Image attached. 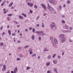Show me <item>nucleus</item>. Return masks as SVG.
<instances>
[{"label":"nucleus","instance_id":"nucleus-1","mask_svg":"<svg viewBox=\"0 0 73 73\" xmlns=\"http://www.w3.org/2000/svg\"><path fill=\"white\" fill-rule=\"evenodd\" d=\"M54 41H52V44L54 46H56V44L58 43V41H57V40L56 38L54 39Z\"/></svg>","mask_w":73,"mask_h":73},{"label":"nucleus","instance_id":"nucleus-2","mask_svg":"<svg viewBox=\"0 0 73 73\" xmlns=\"http://www.w3.org/2000/svg\"><path fill=\"white\" fill-rule=\"evenodd\" d=\"M48 9L49 10V11H53V7H52L50 6V5L48 4Z\"/></svg>","mask_w":73,"mask_h":73},{"label":"nucleus","instance_id":"nucleus-3","mask_svg":"<svg viewBox=\"0 0 73 73\" xmlns=\"http://www.w3.org/2000/svg\"><path fill=\"white\" fill-rule=\"evenodd\" d=\"M50 27L51 29H53L54 27H55V23L54 22L52 23L50 26Z\"/></svg>","mask_w":73,"mask_h":73},{"label":"nucleus","instance_id":"nucleus-4","mask_svg":"<svg viewBox=\"0 0 73 73\" xmlns=\"http://www.w3.org/2000/svg\"><path fill=\"white\" fill-rule=\"evenodd\" d=\"M42 31H36L35 32L36 33V34H37V35H38L39 36H41V33H42Z\"/></svg>","mask_w":73,"mask_h":73},{"label":"nucleus","instance_id":"nucleus-5","mask_svg":"<svg viewBox=\"0 0 73 73\" xmlns=\"http://www.w3.org/2000/svg\"><path fill=\"white\" fill-rule=\"evenodd\" d=\"M65 41H66V38H65V37H63L61 38V41L62 42H64Z\"/></svg>","mask_w":73,"mask_h":73},{"label":"nucleus","instance_id":"nucleus-6","mask_svg":"<svg viewBox=\"0 0 73 73\" xmlns=\"http://www.w3.org/2000/svg\"><path fill=\"white\" fill-rule=\"evenodd\" d=\"M3 68H2V70L4 71L6 70V66L5 65H4L3 66Z\"/></svg>","mask_w":73,"mask_h":73},{"label":"nucleus","instance_id":"nucleus-7","mask_svg":"<svg viewBox=\"0 0 73 73\" xmlns=\"http://www.w3.org/2000/svg\"><path fill=\"white\" fill-rule=\"evenodd\" d=\"M27 4L28 5H29V6L30 7H33V4L32 3L28 2L27 3Z\"/></svg>","mask_w":73,"mask_h":73},{"label":"nucleus","instance_id":"nucleus-8","mask_svg":"<svg viewBox=\"0 0 73 73\" xmlns=\"http://www.w3.org/2000/svg\"><path fill=\"white\" fill-rule=\"evenodd\" d=\"M28 52H29V54H30L33 53V52H32V49L31 48L29 49L28 50Z\"/></svg>","mask_w":73,"mask_h":73},{"label":"nucleus","instance_id":"nucleus-9","mask_svg":"<svg viewBox=\"0 0 73 73\" xmlns=\"http://www.w3.org/2000/svg\"><path fill=\"white\" fill-rule=\"evenodd\" d=\"M41 5L43 8L44 10H46V6L43 4H41Z\"/></svg>","mask_w":73,"mask_h":73},{"label":"nucleus","instance_id":"nucleus-10","mask_svg":"<svg viewBox=\"0 0 73 73\" xmlns=\"http://www.w3.org/2000/svg\"><path fill=\"white\" fill-rule=\"evenodd\" d=\"M53 63L54 64V65H56L57 64V60H53Z\"/></svg>","mask_w":73,"mask_h":73},{"label":"nucleus","instance_id":"nucleus-11","mask_svg":"<svg viewBox=\"0 0 73 73\" xmlns=\"http://www.w3.org/2000/svg\"><path fill=\"white\" fill-rule=\"evenodd\" d=\"M64 33H71L72 31L70 30H65L64 31Z\"/></svg>","mask_w":73,"mask_h":73},{"label":"nucleus","instance_id":"nucleus-12","mask_svg":"<svg viewBox=\"0 0 73 73\" xmlns=\"http://www.w3.org/2000/svg\"><path fill=\"white\" fill-rule=\"evenodd\" d=\"M53 71L54 72H55L56 73H58V71H57V68H54V70H53Z\"/></svg>","mask_w":73,"mask_h":73},{"label":"nucleus","instance_id":"nucleus-13","mask_svg":"<svg viewBox=\"0 0 73 73\" xmlns=\"http://www.w3.org/2000/svg\"><path fill=\"white\" fill-rule=\"evenodd\" d=\"M43 51L44 52H49V50L47 48H45L44 49Z\"/></svg>","mask_w":73,"mask_h":73},{"label":"nucleus","instance_id":"nucleus-14","mask_svg":"<svg viewBox=\"0 0 73 73\" xmlns=\"http://www.w3.org/2000/svg\"><path fill=\"white\" fill-rule=\"evenodd\" d=\"M64 34H62L61 35H60L59 36V37H60V38H62V37H64Z\"/></svg>","mask_w":73,"mask_h":73},{"label":"nucleus","instance_id":"nucleus-15","mask_svg":"<svg viewBox=\"0 0 73 73\" xmlns=\"http://www.w3.org/2000/svg\"><path fill=\"white\" fill-rule=\"evenodd\" d=\"M31 38L33 40H35V36L34 35H33L31 36Z\"/></svg>","mask_w":73,"mask_h":73},{"label":"nucleus","instance_id":"nucleus-16","mask_svg":"<svg viewBox=\"0 0 73 73\" xmlns=\"http://www.w3.org/2000/svg\"><path fill=\"white\" fill-rule=\"evenodd\" d=\"M13 2H11L9 4V7H11V6L12 5V4H13Z\"/></svg>","mask_w":73,"mask_h":73},{"label":"nucleus","instance_id":"nucleus-17","mask_svg":"<svg viewBox=\"0 0 73 73\" xmlns=\"http://www.w3.org/2000/svg\"><path fill=\"white\" fill-rule=\"evenodd\" d=\"M29 46L28 45H27L26 46H25L24 47V49H26L27 48H29Z\"/></svg>","mask_w":73,"mask_h":73},{"label":"nucleus","instance_id":"nucleus-18","mask_svg":"<svg viewBox=\"0 0 73 73\" xmlns=\"http://www.w3.org/2000/svg\"><path fill=\"white\" fill-rule=\"evenodd\" d=\"M65 27L66 29H68V28H69V27H68V26L66 25H65Z\"/></svg>","mask_w":73,"mask_h":73},{"label":"nucleus","instance_id":"nucleus-19","mask_svg":"<svg viewBox=\"0 0 73 73\" xmlns=\"http://www.w3.org/2000/svg\"><path fill=\"white\" fill-rule=\"evenodd\" d=\"M36 56V54L34 53L33 54V55H31V57H35V56Z\"/></svg>","mask_w":73,"mask_h":73},{"label":"nucleus","instance_id":"nucleus-20","mask_svg":"<svg viewBox=\"0 0 73 73\" xmlns=\"http://www.w3.org/2000/svg\"><path fill=\"white\" fill-rule=\"evenodd\" d=\"M8 32L9 35L10 36L11 35V31L9 30H8Z\"/></svg>","mask_w":73,"mask_h":73},{"label":"nucleus","instance_id":"nucleus-21","mask_svg":"<svg viewBox=\"0 0 73 73\" xmlns=\"http://www.w3.org/2000/svg\"><path fill=\"white\" fill-rule=\"evenodd\" d=\"M59 10H61L62 9V7H61V6L59 5Z\"/></svg>","mask_w":73,"mask_h":73},{"label":"nucleus","instance_id":"nucleus-22","mask_svg":"<svg viewBox=\"0 0 73 73\" xmlns=\"http://www.w3.org/2000/svg\"><path fill=\"white\" fill-rule=\"evenodd\" d=\"M19 18L20 19H23V17L22 16H19Z\"/></svg>","mask_w":73,"mask_h":73},{"label":"nucleus","instance_id":"nucleus-23","mask_svg":"<svg viewBox=\"0 0 73 73\" xmlns=\"http://www.w3.org/2000/svg\"><path fill=\"white\" fill-rule=\"evenodd\" d=\"M22 15H23V16H24L25 17H27V15L24 13H22Z\"/></svg>","mask_w":73,"mask_h":73},{"label":"nucleus","instance_id":"nucleus-24","mask_svg":"<svg viewBox=\"0 0 73 73\" xmlns=\"http://www.w3.org/2000/svg\"><path fill=\"white\" fill-rule=\"evenodd\" d=\"M14 72H17V67H15V69L14 70Z\"/></svg>","mask_w":73,"mask_h":73},{"label":"nucleus","instance_id":"nucleus-25","mask_svg":"<svg viewBox=\"0 0 73 73\" xmlns=\"http://www.w3.org/2000/svg\"><path fill=\"white\" fill-rule=\"evenodd\" d=\"M38 40L39 41H41V40H42V39L41 38V37L40 36H39L38 37Z\"/></svg>","mask_w":73,"mask_h":73},{"label":"nucleus","instance_id":"nucleus-26","mask_svg":"<svg viewBox=\"0 0 73 73\" xmlns=\"http://www.w3.org/2000/svg\"><path fill=\"white\" fill-rule=\"evenodd\" d=\"M48 59H49V60L51 58V56L50 55H48Z\"/></svg>","mask_w":73,"mask_h":73},{"label":"nucleus","instance_id":"nucleus-27","mask_svg":"<svg viewBox=\"0 0 73 73\" xmlns=\"http://www.w3.org/2000/svg\"><path fill=\"white\" fill-rule=\"evenodd\" d=\"M41 36H45V34L42 31V33L41 34Z\"/></svg>","mask_w":73,"mask_h":73},{"label":"nucleus","instance_id":"nucleus-28","mask_svg":"<svg viewBox=\"0 0 73 73\" xmlns=\"http://www.w3.org/2000/svg\"><path fill=\"white\" fill-rule=\"evenodd\" d=\"M70 3H71V2L70 1L68 0L67 1V4H69Z\"/></svg>","mask_w":73,"mask_h":73},{"label":"nucleus","instance_id":"nucleus-29","mask_svg":"<svg viewBox=\"0 0 73 73\" xmlns=\"http://www.w3.org/2000/svg\"><path fill=\"white\" fill-rule=\"evenodd\" d=\"M13 15V14H9L7 15L8 16H12Z\"/></svg>","mask_w":73,"mask_h":73},{"label":"nucleus","instance_id":"nucleus-30","mask_svg":"<svg viewBox=\"0 0 73 73\" xmlns=\"http://www.w3.org/2000/svg\"><path fill=\"white\" fill-rule=\"evenodd\" d=\"M69 28L70 31H72V30L73 29V28H72V27H69Z\"/></svg>","mask_w":73,"mask_h":73},{"label":"nucleus","instance_id":"nucleus-31","mask_svg":"<svg viewBox=\"0 0 73 73\" xmlns=\"http://www.w3.org/2000/svg\"><path fill=\"white\" fill-rule=\"evenodd\" d=\"M50 65V62H47L46 63V65L47 66H49Z\"/></svg>","mask_w":73,"mask_h":73},{"label":"nucleus","instance_id":"nucleus-32","mask_svg":"<svg viewBox=\"0 0 73 73\" xmlns=\"http://www.w3.org/2000/svg\"><path fill=\"white\" fill-rule=\"evenodd\" d=\"M7 20H8V21H10V20H11V19H9V17H7Z\"/></svg>","mask_w":73,"mask_h":73},{"label":"nucleus","instance_id":"nucleus-33","mask_svg":"<svg viewBox=\"0 0 73 73\" xmlns=\"http://www.w3.org/2000/svg\"><path fill=\"white\" fill-rule=\"evenodd\" d=\"M3 45H4V43L3 42H1L0 44V45L1 46H3Z\"/></svg>","mask_w":73,"mask_h":73},{"label":"nucleus","instance_id":"nucleus-34","mask_svg":"<svg viewBox=\"0 0 73 73\" xmlns=\"http://www.w3.org/2000/svg\"><path fill=\"white\" fill-rule=\"evenodd\" d=\"M42 28H44V24L43 23H42Z\"/></svg>","mask_w":73,"mask_h":73},{"label":"nucleus","instance_id":"nucleus-35","mask_svg":"<svg viewBox=\"0 0 73 73\" xmlns=\"http://www.w3.org/2000/svg\"><path fill=\"white\" fill-rule=\"evenodd\" d=\"M65 51H64L62 53V56H64V53H65Z\"/></svg>","mask_w":73,"mask_h":73},{"label":"nucleus","instance_id":"nucleus-36","mask_svg":"<svg viewBox=\"0 0 73 73\" xmlns=\"http://www.w3.org/2000/svg\"><path fill=\"white\" fill-rule=\"evenodd\" d=\"M56 56V54H54L52 56L53 58H54V57H55V56Z\"/></svg>","mask_w":73,"mask_h":73},{"label":"nucleus","instance_id":"nucleus-37","mask_svg":"<svg viewBox=\"0 0 73 73\" xmlns=\"http://www.w3.org/2000/svg\"><path fill=\"white\" fill-rule=\"evenodd\" d=\"M32 31H33V33H35V29H34V28H33L32 29Z\"/></svg>","mask_w":73,"mask_h":73},{"label":"nucleus","instance_id":"nucleus-38","mask_svg":"<svg viewBox=\"0 0 73 73\" xmlns=\"http://www.w3.org/2000/svg\"><path fill=\"white\" fill-rule=\"evenodd\" d=\"M20 60H21V59L19 58H17V61H19Z\"/></svg>","mask_w":73,"mask_h":73},{"label":"nucleus","instance_id":"nucleus-39","mask_svg":"<svg viewBox=\"0 0 73 73\" xmlns=\"http://www.w3.org/2000/svg\"><path fill=\"white\" fill-rule=\"evenodd\" d=\"M62 23L63 24H65V21L64 20H62Z\"/></svg>","mask_w":73,"mask_h":73},{"label":"nucleus","instance_id":"nucleus-40","mask_svg":"<svg viewBox=\"0 0 73 73\" xmlns=\"http://www.w3.org/2000/svg\"><path fill=\"white\" fill-rule=\"evenodd\" d=\"M39 17H40V16H39V15L38 16L36 19V20H37L38 19V18H39Z\"/></svg>","mask_w":73,"mask_h":73},{"label":"nucleus","instance_id":"nucleus-41","mask_svg":"<svg viewBox=\"0 0 73 73\" xmlns=\"http://www.w3.org/2000/svg\"><path fill=\"white\" fill-rule=\"evenodd\" d=\"M34 8H35V9H37V6L36 5H35L34 6Z\"/></svg>","mask_w":73,"mask_h":73},{"label":"nucleus","instance_id":"nucleus-42","mask_svg":"<svg viewBox=\"0 0 73 73\" xmlns=\"http://www.w3.org/2000/svg\"><path fill=\"white\" fill-rule=\"evenodd\" d=\"M5 32H3L2 33V37H3V36H4V35H5Z\"/></svg>","mask_w":73,"mask_h":73},{"label":"nucleus","instance_id":"nucleus-43","mask_svg":"<svg viewBox=\"0 0 73 73\" xmlns=\"http://www.w3.org/2000/svg\"><path fill=\"white\" fill-rule=\"evenodd\" d=\"M4 4V2L2 3V4L1 5V6H3Z\"/></svg>","mask_w":73,"mask_h":73},{"label":"nucleus","instance_id":"nucleus-44","mask_svg":"<svg viewBox=\"0 0 73 73\" xmlns=\"http://www.w3.org/2000/svg\"><path fill=\"white\" fill-rule=\"evenodd\" d=\"M15 35H16V34L15 33H13L12 34V35L13 36H15Z\"/></svg>","mask_w":73,"mask_h":73},{"label":"nucleus","instance_id":"nucleus-45","mask_svg":"<svg viewBox=\"0 0 73 73\" xmlns=\"http://www.w3.org/2000/svg\"><path fill=\"white\" fill-rule=\"evenodd\" d=\"M15 38H13V39L14 40V41L15 42H16V40H15Z\"/></svg>","mask_w":73,"mask_h":73},{"label":"nucleus","instance_id":"nucleus-46","mask_svg":"<svg viewBox=\"0 0 73 73\" xmlns=\"http://www.w3.org/2000/svg\"><path fill=\"white\" fill-rule=\"evenodd\" d=\"M69 41L70 42H72V41H73L72 40H71V39H69Z\"/></svg>","mask_w":73,"mask_h":73},{"label":"nucleus","instance_id":"nucleus-47","mask_svg":"<svg viewBox=\"0 0 73 73\" xmlns=\"http://www.w3.org/2000/svg\"><path fill=\"white\" fill-rule=\"evenodd\" d=\"M49 1L50 3H52V0H49Z\"/></svg>","mask_w":73,"mask_h":73},{"label":"nucleus","instance_id":"nucleus-48","mask_svg":"<svg viewBox=\"0 0 73 73\" xmlns=\"http://www.w3.org/2000/svg\"><path fill=\"white\" fill-rule=\"evenodd\" d=\"M58 58H59V59H60V58H61V57H60V56L58 55Z\"/></svg>","mask_w":73,"mask_h":73},{"label":"nucleus","instance_id":"nucleus-49","mask_svg":"<svg viewBox=\"0 0 73 73\" xmlns=\"http://www.w3.org/2000/svg\"><path fill=\"white\" fill-rule=\"evenodd\" d=\"M14 23H16V24L18 23V22H17L15 21H13Z\"/></svg>","mask_w":73,"mask_h":73},{"label":"nucleus","instance_id":"nucleus-50","mask_svg":"<svg viewBox=\"0 0 73 73\" xmlns=\"http://www.w3.org/2000/svg\"><path fill=\"white\" fill-rule=\"evenodd\" d=\"M50 40H53V38H52V37H50Z\"/></svg>","mask_w":73,"mask_h":73},{"label":"nucleus","instance_id":"nucleus-51","mask_svg":"<svg viewBox=\"0 0 73 73\" xmlns=\"http://www.w3.org/2000/svg\"><path fill=\"white\" fill-rule=\"evenodd\" d=\"M30 12L31 13H32L33 11L32 10H30Z\"/></svg>","mask_w":73,"mask_h":73},{"label":"nucleus","instance_id":"nucleus-52","mask_svg":"<svg viewBox=\"0 0 73 73\" xmlns=\"http://www.w3.org/2000/svg\"><path fill=\"white\" fill-rule=\"evenodd\" d=\"M51 3H52V4H56V3H55L52 2H52Z\"/></svg>","mask_w":73,"mask_h":73},{"label":"nucleus","instance_id":"nucleus-53","mask_svg":"<svg viewBox=\"0 0 73 73\" xmlns=\"http://www.w3.org/2000/svg\"><path fill=\"white\" fill-rule=\"evenodd\" d=\"M29 68H30V67H27V70H28V69H29Z\"/></svg>","mask_w":73,"mask_h":73},{"label":"nucleus","instance_id":"nucleus-54","mask_svg":"<svg viewBox=\"0 0 73 73\" xmlns=\"http://www.w3.org/2000/svg\"><path fill=\"white\" fill-rule=\"evenodd\" d=\"M39 25H39V24H37L36 25V27H39Z\"/></svg>","mask_w":73,"mask_h":73},{"label":"nucleus","instance_id":"nucleus-55","mask_svg":"<svg viewBox=\"0 0 73 73\" xmlns=\"http://www.w3.org/2000/svg\"><path fill=\"white\" fill-rule=\"evenodd\" d=\"M20 57H23V55H22V54H20Z\"/></svg>","mask_w":73,"mask_h":73},{"label":"nucleus","instance_id":"nucleus-56","mask_svg":"<svg viewBox=\"0 0 73 73\" xmlns=\"http://www.w3.org/2000/svg\"><path fill=\"white\" fill-rule=\"evenodd\" d=\"M19 35L21 36H23V35H22V34L20 33L19 34Z\"/></svg>","mask_w":73,"mask_h":73},{"label":"nucleus","instance_id":"nucleus-57","mask_svg":"<svg viewBox=\"0 0 73 73\" xmlns=\"http://www.w3.org/2000/svg\"><path fill=\"white\" fill-rule=\"evenodd\" d=\"M32 28L31 27H30L29 28V29L31 31V30H32Z\"/></svg>","mask_w":73,"mask_h":73},{"label":"nucleus","instance_id":"nucleus-58","mask_svg":"<svg viewBox=\"0 0 73 73\" xmlns=\"http://www.w3.org/2000/svg\"><path fill=\"white\" fill-rule=\"evenodd\" d=\"M66 6L65 5V4H64V5H63V7H64V8H65V7Z\"/></svg>","mask_w":73,"mask_h":73},{"label":"nucleus","instance_id":"nucleus-59","mask_svg":"<svg viewBox=\"0 0 73 73\" xmlns=\"http://www.w3.org/2000/svg\"><path fill=\"white\" fill-rule=\"evenodd\" d=\"M62 17H65V15H62Z\"/></svg>","mask_w":73,"mask_h":73},{"label":"nucleus","instance_id":"nucleus-60","mask_svg":"<svg viewBox=\"0 0 73 73\" xmlns=\"http://www.w3.org/2000/svg\"><path fill=\"white\" fill-rule=\"evenodd\" d=\"M52 1H54V2H56V0H52Z\"/></svg>","mask_w":73,"mask_h":73},{"label":"nucleus","instance_id":"nucleus-61","mask_svg":"<svg viewBox=\"0 0 73 73\" xmlns=\"http://www.w3.org/2000/svg\"><path fill=\"white\" fill-rule=\"evenodd\" d=\"M47 73H50V71H47Z\"/></svg>","mask_w":73,"mask_h":73},{"label":"nucleus","instance_id":"nucleus-62","mask_svg":"<svg viewBox=\"0 0 73 73\" xmlns=\"http://www.w3.org/2000/svg\"><path fill=\"white\" fill-rule=\"evenodd\" d=\"M25 32H27V31H28V30L27 29H25Z\"/></svg>","mask_w":73,"mask_h":73},{"label":"nucleus","instance_id":"nucleus-63","mask_svg":"<svg viewBox=\"0 0 73 73\" xmlns=\"http://www.w3.org/2000/svg\"><path fill=\"white\" fill-rule=\"evenodd\" d=\"M21 47H18V49H21Z\"/></svg>","mask_w":73,"mask_h":73},{"label":"nucleus","instance_id":"nucleus-64","mask_svg":"<svg viewBox=\"0 0 73 73\" xmlns=\"http://www.w3.org/2000/svg\"><path fill=\"white\" fill-rule=\"evenodd\" d=\"M71 73H73V70L71 72Z\"/></svg>","mask_w":73,"mask_h":73}]
</instances>
